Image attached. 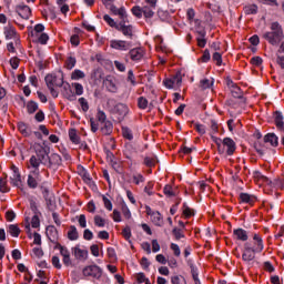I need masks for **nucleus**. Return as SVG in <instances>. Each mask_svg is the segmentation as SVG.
Instances as JSON below:
<instances>
[{"mask_svg": "<svg viewBox=\"0 0 284 284\" xmlns=\"http://www.w3.org/2000/svg\"><path fill=\"white\" fill-rule=\"evenodd\" d=\"M33 149L36 150L38 158L34 155H32L30 158L29 164H28V170L30 172H39V168H40L41 163H43L44 165L47 164L45 149L39 143L33 144Z\"/></svg>", "mask_w": 284, "mask_h": 284, "instance_id": "nucleus-1", "label": "nucleus"}, {"mask_svg": "<svg viewBox=\"0 0 284 284\" xmlns=\"http://www.w3.org/2000/svg\"><path fill=\"white\" fill-rule=\"evenodd\" d=\"M45 83L52 97H59V93L57 92V90H54V88H61V85H63V73L48 74L45 77Z\"/></svg>", "mask_w": 284, "mask_h": 284, "instance_id": "nucleus-2", "label": "nucleus"}, {"mask_svg": "<svg viewBox=\"0 0 284 284\" xmlns=\"http://www.w3.org/2000/svg\"><path fill=\"white\" fill-rule=\"evenodd\" d=\"M103 19L111 28H115V30L122 32L124 37H132V26L125 22L116 23L109 14H104Z\"/></svg>", "mask_w": 284, "mask_h": 284, "instance_id": "nucleus-3", "label": "nucleus"}, {"mask_svg": "<svg viewBox=\"0 0 284 284\" xmlns=\"http://www.w3.org/2000/svg\"><path fill=\"white\" fill-rule=\"evenodd\" d=\"M220 154H227L229 156H232L234 152H236V142L232 140L231 138H224L222 141V150L219 151Z\"/></svg>", "mask_w": 284, "mask_h": 284, "instance_id": "nucleus-4", "label": "nucleus"}, {"mask_svg": "<svg viewBox=\"0 0 284 284\" xmlns=\"http://www.w3.org/2000/svg\"><path fill=\"white\" fill-rule=\"evenodd\" d=\"M181 83H183V77L179 72L176 75L164 80V85L168 90H178V88H181Z\"/></svg>", "mask_w": 284, "mask_h": 284, "instance_id": "nucleus-5", "label": "nucleus"}, {"mask_svg": "<svg viewBox=\"0 0 284 284\" xmlns=\"http://www.w3.org/2000/svg\"><path fill=\"white\" fill-rule=\"evenodd\" d=\"M256 254L258 253L253 250L252 244L245 243L242 253V261H244V263H252V261L256 258Z\"/></svg>", "mask_w": 284, "mask_h": 284, "instance_id": "nucleus-6", "label": "nucleus"}, {"mask_svg": "<svg viewBox=\"0 0 284 284\" xmlns=\"http://www.w3.org/2000/svg\"><path fill=\"white\" fill-rule=\"evenodd\" d=\"M40 181L41 171H29L27 179L28 187H31L32 190L37 189L39 186Z\"/></svg>", "mask_w": 284, "mask_h": 284, "instance_id": "nucleus-7", "label": "nucleus"}, {"mask_svg": "<svg viewBox=\"0 0 284 284\" xmlns=\"http://www.w3.org/2000/svg\"><path fill=\"white\" fill-rule=\"evenodd\" d=\"M24 227L27 230L29 239H32V232L30 231V227H33V230H38V227H41V221L39 220V215H33L31 220L30 217H27Z\"/></svg>", "mask_w": 284, "mask_h": 284, "instance_id": "nucleus-8", "label": "nucleus"}, {"mask_svg": "<svg viewBox=\"0 0 284 284\" xmlns=\"http://www.w3.org/2000/svg\"><path fill=\"white\" fill-rule=\"evenodd\" d=\"M110 48L113 50H119L120 52H125L132 48V44L125 40H111Z\"/></svg>", "mask_w": 284, "mask_h": 284, "instance_id": "nucleus-9", "label": "nucleus"}, {"mask_svg": "<svg viewBox=\"0 0 284 284\" xmlns=\"http://www.w3.org/2000/svg\"><path fill=\"white\" fill-rule=\"evenodd\" d=\"M128 112H129L128 105L123 103H118L113 108V114L116 116L119 121H123V119L128 116Z\"/></svg>", "mask_w": 284, "mask_h": 284, "instance_id": "nucleus-10", "label": "nucleus"}, {"mask_svg": "<svg viewBox=\"0 0 284 284\" xmlns=\"http://www.w3.org/2000/svg\"><path fill=\"white\" fill-rule=\"evenodd\" d=\"M84 276H93V278H101L103 271L97 265L87 266L83 268Z\"/></svg>", "mask_w": 284, "mask_h": 284, "instance_id": "nucleus-11", "label": "nucleus"}, {"mask_svg": "<svg viewBox=\"0 0 284 284\" xmlns=\"http://www.w3.org/2000/svg\"><path fill=\"white\" fill-rule=\"evenodd\" d=\"M71 252L77 258V261H87L88 260V250L85 247H81L80 245H75L71 248Z\"/></svg>", "mask_w": 284, "mask_h": 284, "instance_id": "nucleus-12", "label": "nucleus"}, {"mask_svg": "<svg viewBox=\"0 0 284 284\" xmlns=\"http://www.w3.org/2000/svg\"><path fill=\"white\" fill-rule=\"evenodd\" d=\"M146 214L150 216V220L154 225L161 226L163 225V216L159 211H152V209L146 207Z\"/></svg>", "mask_w": 284, "mask_h": 284, "instance_id": "nucleus-13", "label": "nucleus"}, {"mask_svg": "<svg viewBox=\"0 0 284 284\" xmlns=\"http://www.w3.org/2000/svg\"><path fill=\"white\" fill-rule=\"evenodd\" d=\"M48 162H45L49 168L57 169L59 165H61V155L58 153H51L50 156L48 158Z\"/></svg>", "mask_w": 284, "mask_h": 284, "instance_id": "nucleus-14", "label": "nucleus"}, {"mask_svg": "<svg viewBox=\"0 0 284 284\" xmlns=\"http://www.w3.org/2000/svg\"><path fill=\"white\" fill-rule=\"evenodd\" d=\"M253 179L258 185H270L272 183L267 176L258 171L253 172Z\"/></svg>", "mask_w": 284, "mask_h": 284, "instance_id": "nucleus-15", "label": "nucleus"}, {"mask_svg": "<svg viewBox=\"0 0 284 284\" xmlns=\"http://www.w3.org/2000/svg\"><path fill=\"white\" fill-rule=\"evenodd\" d=\"M16 11L18 12L19 17L22 19H30V16L32 14V10H30V7L26 4H20L16 8Z\"/></svg>", "mask_w": 284, "mask_h": 284, "instance_id": "nucleus-16", "label": "nucleus"}, {"mask_svg": "<svg viewBox=\"0 0 284 284\" xmlns=\"http://www.w3.org/2000/svg\"><path fill=\"white\" fill-rule=\"evenodd\" d=\"M253 250L258 253L263 252L264 245H263V237L258 234L253 235Z\"/></svg>", "mask_w": 284, "mask_h": 284, "instance_id": "nucleus-17", "label": "nucleus"}, {"mask_svg": "<svg viewBox=\"0 0 284 284\" xmlns=\"http://www.w3.org/2000/svg\"><path fill=\"white\" fill-rule=\"evenodd\" d=\"M233 239H235V241H242V242L247 241L248 239L247 231L243 229H235L233 231Z\"/></svg>", "mask_w": 284, "mask_h": 284, "instance_id": "nucleus-18", "label": "nucleus"}, {"mask_svg": "<svg viewBox=\"0 0 284 284\" xmlns=\"http://www.w3.org/2000/svg\"><path fill=\"white\" fill-rule=\"evenodd\" d=\"M145 54V50L143 48H135L130 51V57L132 61H141Z\"/></svg>", "mask_w": 284, "mask_h": 284, "instance_id": "nucleus-19", "label": "nucleus"}, {"mask_svg": "<svg viewBox=\"0 0 284 284\" xmlns=\"http://www.w3.org/2000/svg\"><path fill=\"white\" fill-rule=\"evenodd\" d=\"M4 37H6V39H14L16 44L19 43L18 38H17V30H14V27H12L10 24L4 27Z\"/></svg>", "mask_w": 284, "mask_h": 284, "instance_id": "nucleus-20", "label": "nucleus"}, {"mask_svg": "<svg viewBox=\"0 0 284 284\" xmlns=\"http://www.w3.org/2000/svg\"><path fill=\"white\" fill-rule=\"evenodd\" d=\"M12 170L13 174L11 176V183L16 187H19V185H21V173H19V169H17V166H12Z\"/></svg>", "mask_w": 284, "mask_h": 284, "instance_id": "nucleus-21", "label": "nucleus"}, {"mask_svg": "<svg viewBox=\"0 0 284 284\" xmlns=\"http://www.w3.org/2000/svg\"><path fill=\"white\" fill-rule=\"evenodd\" d=\"M264 39H267L272 43V45H276L281 41V39H283V37L276 38V32L271 31L264 34Z\"/></svg>", "mask_w": 284, "mask_h": 284, "instance_id": "nucleus-22", "label": "nucleus"}, {"mask_svg": "<svg viewBox=\"0 0 284 284\" xmlns=\"http://www.w3.org/2000/svg\"><path fill=\"white\" fill-rule=\"evenodd\" d=\"M264 143H270V145L276 148L278 145V138L274 133H268L264 138Z\"/></svg>", "mask_w": 284, "mask_h": 284, "instance_id": "nucleus-23", "label": "nucleus"}, {"mask_svg": "<svg viewBox=\"0 0 284 284\" xmlns=\"http://www.w3.org/2000/svg\"><path fill=\"white\" fill-rule=\"evenodd\" d=\"M33 41L36 43H41V45H45L48 41L50 40V37L47 33H38V36L32 37Z\"/></svg>", "mask_w": 284, "mask_h": 284, "instance_id": "nucleus-24", "label": "nucleus"}, {"mask_svg": "<svg viewBox=\"0 0 284 284\" xmlns=\"http://www.w3.org/2000/svg\"><path fill=\"white\" fill-rule=\"evenodd\" d=\"M104 88H106V90L109 92H116L118 88H116V81L112 80L110 78H106L104 80Z\"/></svg>", "mask_w": 284, "mask_h": 284, "instance_id": "nucleus-25", "label": "nucleus"}, {"mask_svg": "<svg viewBox=\"0 0 284 284\" xmlns=\"http://www.w3.org/2000/svg\"><path fill=\"white\" fill-rule=\"evenodd\" d=\"M113 13L120 17L122 20L121 23H125L128 26V12L124 8L113 10Z\"/></svg>", "mask_w": 284, "mask_h": 284, "instance_id": "nucleus-26", "label": "nucleus"}, {"mask_svg": "<svg viewBox=\"0 0 284 284\" xmlns=\"http://www.w3.org/2000/svg\"><path fill=\"white\" fill-rule=\"evenodd\" d=\"M274 121H275V125H276V128H278V130H284L283 113L275 112Z\"/></svg>", "mask_w": 284, "mask_h": 284, "instance_id": "nucleus-27", "label": "nucleus"}, {"mask_svg": "<svg viewBox=\"0 0 284 284\" xmlns=\"http://www.w3.org/2000/svg\"><path fill=\"white\" fill-rule=\"evenodd\" d=\"M240 201L242 203H248L250 205H252V203H254V201H256V197L254 195H250L247 193H241Z\"/></svg>", "mask_w": 284, "mask_h": 284, "instance_id": "nucleus-28", "label": "nucleus"}, {"mask_svg": "<svg viewBox=\"0 0 284 284\" xmlns=\"http://www.w3.org/2000/svg\"><path fill=\"white\" fill-rule=\"evenodd\" d=\"M155 9H156L155 7L144 6V7L142 8V14H144V17H145L146 19H151V17H154V10H155Z\"/></svg>", "mask_w": 284, "mask_h": 284, "instance_id": "nucleus-29", "label": "nucleus"}, {"mask_svg": "<svg viewBox=\"0 0 284 284\" xmlns=\"http://www.w3.org/2000/svg\"><path fill=\"white\" fill-rule=\"evenodd\" d=\"M18 130L23 136H30V134H32L30 128H28L27 124L23 122L18 123Z\"/></svg>", "mask_w": 284, "mask_h": 284, "instance_id": "nucleus-30", "label": "nucleus"}, {"mask_svg": "<svg viewBox=\"0 0 284 284\" xmlns=\"http://www.w3.org/2000/svg\"><path fill=\"white\" fill-rule=\"evenodd\" d=\"M8 232H9V234H11V236H13L14 239L19 237V234H21V230L19 229V225H17V224H11V225H9Z\"/></svg>", "mask_w": 284, "mask_h": 284, "instance_id": "nucleus-31", "label": "nucleus"}, {"mask_svg": "<svg viewBox=\"0 0 284 284\" xmlns=\"http://www.w3.org/2000/svg\"><path fill=\"white\" fill-rule=\"evenodd\" d=\"M71 79L72 81H80V79H85V72L75 69L72 73H71Z\"/></svg>", "mask_w": 284, "mask_h": 284, "instance_id": "nucleus-32", "label": "nucleus"}, {"mask_svg": "<svg viewBox=\"0 0 284 284\" xmlns=\"http://www.w3.org/2000/svg\"><path fill=\"white\" fill-rule=\"evenodd\" d=\"M271 30L272 32H275V37H283V29H281V24H278V22H273L271 24Z\"/></svg>", "mask_w": 284, "mask_h": 284, "instance_id": "nucleus-33", "label": "nucleus"}, {"mask_svg": "<svg viewBox=\"0 0 284 284\" xmlns=\"http://www.w3.org/2000/svg\"><path fill=\"white\" fill-rule=\"evenodd\" d=\"M68 239L70 241H77L79 239V231H77V226H71L68 232Z\"/></svg>", "mask_w": 284, "mask_h": 284, "instance_id": "nucleus-34", "label": "nucleus"}, {"mask_svg": "<svg viewBox=\"0 0 284 284\" xmlns=\"http://www.w3.org/2000/svg\"><path fill=\"white\" fill-rule=\"evenodd\" d=\"M226 84L229 88H231V92H235L236 97H241V88H239L236 84H234V81L227 80Z\"/></svg>", "mask_w": 284, "mask_h": 284, "instance_id": "nucleus-35", "label": "nucleus"}, {"mask_svg": "<svg viewBox=\"0 0 284 284\" xmlns=\"http://www.w3.org/2000/svg\"><path fill=\"white\" fill-rule=\"evenodd\" d=\"M182 213L185 219H191V216H194V210L187 206V204L183 205Z\"/></svg>", "mask_w": 284, "mask_h": 284, "instance_id": "nucleus-36", "label": "nucleus"}, {"mask_svg": "<svg viewBox=\"0 0 284 284\" xmlns=\"http://www.w3.org/2000/svg\"><path fill=\"white\" fill-rule=\"evenodd\" d=\"M244 12L246 14H256L258 12V7H256V4H248L244 7Z\"/></svg>", "mask_w": 284, "mask_h": 284, "instance_id": "nucleus-37", "label": "nucleus"}, {"mask_svg": "<svg viewBox=\"0 0 284 284\" xmlns=\"http://www.w3.org/2000/svg\"><path fill=\"white\" fill-rule=\"evenodd\" d=\"M27 110L29 114H34V111L39 110V104L34 101H30L27 103Z\"/></svg>", "mask_w": 284, "mask_h": 284, "instance_id": "nucleus-38", "label": "nucleus"}, {"mask_svg": "<svg viewBox=\"0 0 284 284\" xmlns=\"http://www.w3.org/2000/svg\"><path fill=\"white\" fill-rule=\"evenodd\" d=\"M69 138H70V141H72V143H74L75 145H79V135L77 134V130L71 129L69 131Z\"/></svg>", "mask_w": 284, "mask_h": 284, "instance_id": "nucleus-39", "label": "nucleus"}, {"mask_svg": "<svg viewBox=\"0 0 284 284\" xmlns=\"http://www.w3.org/2000/svg\"><path fill=\"white\" fill-rule=\"evenodd\" d=\"M102 132L104 134H110V132H112V122L110 121H105V122H102Z\"/></svg>", "mask_w": 284, "mask_h": 284, "instance_id": "nucleus-40", "label": "nucleus"}, {"mask_svg": "<svg viewBox=\"0 0 284 284\" xmlns=\"http://www.w3.org/2000/svg\"><path fill=\"white\" fill-rule=\"evenodd\" d=\"M67 69L72 70L77 65V58L69 55L65 62Z\"/></svg>", "mask_w": 284, "mask_h": 284, "instance_id": "nucleus-41", "label": "nucleus"}, {"mask_svg": "<svg viewBox=\"0 0 284 284\" xmlns=\"http://www.w3.org/2000/svg\"><path fill=\"white\" fill-rule=\"evenodd\" d=\"M212 85H214V79H203L201 81V88H203V90H207V88H212Z\"/></svg>", "mask_w": 284, "mask_h": 284, "instance_id": "nucleus-42", "label": "nucleus"}, {"mask_svg": "<svg viewBox=\"0 0 284 284\" xmlns=\"http://www.w3.org/2000/svg\"><path fill=\"white\" fill-rule=\"evenodd\" d=\"M148 105H149L148 99L143 97L138 99V106L140 108V110H148Z\"/></svg>", "mask_w": 284, "mask_h": 284, "instance_id": "nucleus-43", "label": "nucleus"}, {"mask_svg": "<svg viewBox=\"0 0 284 284\" xmlns=\"http://www.w3.org/2000/svg\"><path fill=\"white\" fill-rule=\"evenodd\" d=\"M31 256L33 258H43V250L41 247H34L32 250Z\"/></svg>", "mask_w": 284, "mask_h": 284, "instance_id": "nucleus-44", "label": "nucleus"}, {"mask_svg": "<svg viewBox=\"0 0 284 284\" xmlns=\"http://www.w3.org/2000/svg\"><path fill=\"white\" fill-rule=\"evenodd\" d=\"M94 225H97V227H105V219L101 217V215H95Z\"/></svg>", "mask_w": 284, "mask_h": 284, "instance_id": "nucleus-45", "label": "nucleus"}, {"mask_svg": "<svg viewBox=\"0 0 284 284\" xmlns=\"http://www.w3.org/2000/svg\"><path fill=\"white\" fill-rule=\"evenodd\" d=\"M206 41H205V31H200V37L197 38V45L200 48H205Z\"/></svg>", "mask_w": 284, "mask_h": 284, "instance_id": "nucleus-46", "label": "nucleus"}, {"mask_svg": "<svg viewBox=\"0 0 284 284\" xmlns=\"http://www.w3.org/2000/svg\"><path fill=\"white\" fill-rule=\"evenodd\" d=\"M43 30H45V27L43 24H37L32 31V37H37L38 34H43Z\"/></svg>", "mask_w": 284, "mask_h": 284, "instance_id": "nucleus-47", "label": "nucleus"}, {"mask_svg": "<svg viewBox=\"0 0 284 284\" xmlns=\"http://www.w3.org/2000/svg\"><path fill=\"white\" fill-rule=\"evenodd\" d=\"M72 87L74 88L75 94L78 97H81V94H83V85L81 83L74 82V83H72Z\"/></svg>", "mask_w": 284, "mask_h": 284, "instance_id": "nucleus-48", "label": "nucleus"}, {"mask_svg": "<svg viewBox=\"0 0 284 284\" xmlns=\"http://www.w3.org/2000/svg\"><path fill=\"white\" fill-rule=\"evenodd\" d=\"M78 223H79L80 227H82V229L88 227V220L85 219L84 214H81L78 216Z\"/></svg>", "mask_w": 284, "mask_h": 284, "instance_id": "nucleus-49", "label": "nucleus"}, {"mask_svg": "<svg viewBox=\"0 0 284 284\" xmlns=\"http://www.w3.org/2000/svg\"><path fill=\"white\" fill-rule=\"evenodd\" d=\"M102 201L104 203V207L105 210H108L109 212H112V201H110V199L105 197V195L102 196Z\"/></svg>", "mask_w": 284, "mask_h": 284, "instance_id": "nucleus-50", "label": "nucleus"}, {"mask_svg": "<svg viewBox=\"0 0 284 284\" xmlns=\"http://www.w3.org/2000/svg\"><path fill=\"white\" fill-rule=\"evenodd\" d=\"M171 283H172V284H185V277L179 276V275L173 276V277L171 278Z\"/></svg>", "mask_w": 284, "mask_h": 284, "instance_id": "nucleus-51", "label": "nucleus"}, {"mask_svg": "<svg viewBox=\"0 0 284 284\" xmlns=\"http://www.w3.org/2000/svg\"><path fill=\"white\" fill-rule=\"evenodd\" d=\"M132 12L134 17H138V19H141V17H143V8L141 7H133Z\"/></svg>", "mask_w": 284, "mask_h": 284, "instance_id": "nucleus-52", "label": "nucleus"}, {"mask_svg": "<svg viewBox=\"0 0 284 284\" xmlns=\"http://www.w3.org/2000/svg\"><path fill=\"white\" fill-rule=\"evenodd\" d=\"M122 236L125 239V241H129L130 243V239H132V230H130V227H125L122 231Z\"/></svg>", "mask_w": 284, "mask_h": 284, "instance_id": "nucleus-53", "label": "nucleus"}, {"mask_svg": "<svg viewBox=\"0 0 284 284\" xmlns=\"http://www.w3.org/2000/svg\"><path fill=\"white\" fill-rule=\"evenodd\" d=\"M0 192H8V182L3 178H0Z\"/></svg>", "mask_w": 284, "mask_h": 284, "instance_id": "nucleus-54", "label": "nucleus"}, {"mask_svg": "<svg viewBox=\"0 0 284 284\" xmlns=\"http://www.w3.org/2000/svg\"><path fill=\"white\" fill-rule=\"evenodd\" d=\"M79 103H80L83 112H88V110H90V106L88 105V101L85 100V98H80Z\"/></svg>", "mask_w": 284, "mask_h": 284, "instance_id": "nucleus-55", "label": "nucleus"}, {"mask_svg": "<svg viewBox=\"0 0 284 284\" xmlns=\"http://www.w3.org/2000/svg\"><path fill=\"white\" fill-rule=\"evenodd\" d=\"M171 250L174 256H181V247H179V244L171 243Z\"/></svg>", "mask_w": 284, "mask_h": 284, "instance_id": "nucleus-56", "label": "nucleus"}, {"mask_svg": "<svg viewBox=\"0 0 284 284\" xmlns=\"http://www.w3.org/2000/svg\"><path fill=\"white\" fill-rule=\"evenodd\" d=\"M122 134H123L124 139H128L129 141H132L133 136H132V131H130V129L123 128L122 129Z\"/></svg>", "mask_w": 284, "mask_h": 284, "instance_id": "nucleus-57", "label": "nucleus"}, {"mask_svg": "<svg viewBox=\"0 0 284 284\" xmlns=\"http://www.w3.org/2000/svg\"><path fill=\"white\" fill-rule=\"evenodd\" d=\"M122 213L124 219H132V213L130 212V209L128 207V205L122 206Z\"/></svg>", "mask_w": 284, "mask_h": 284, "instance_id": "nucleus-58", "label": "nucleus"}, {"mask_svg": "<svg viewBox=\"0 0 284 284\" xmlns=\"http://www.w3.org/2000/svg\"><path fill=\"white\" fill-rule=\"evenodd\" d=\"M97 119L100 124L104 123L106 120L105 113L103 111H98Z\"/></svg>", "mask_w": 284, "mask_h": 284, "instance_id": "nucleus-59", "label": "nucleus"}, {"mask_svg": "<svg viewBox=\"0 0 284 284\" xmlns=\"http://www.w3.org/2000/svg\"><path fill=\"white\" fill-rule=\"evenodd\" d=\"M213 61H215L217 65H221V63H223V57L221 55V53H213Z\"/></svg>", "mask_w": 284, "mask_h": 284, "instance_id": "nucleus-60", "label": "nucleus"}, {"mask_svg": "<svg viewBox=\"0 0 284 284\" xmlns=\"http://www.w3.org/2000/svg\"><path fill=\"white\" fill-rule=\"evenodd\" d=\"M112 219L115 223H121V212L113 210Z\"/></svg>", "mask_w": 284, "mask_h": 284, "instance_id": "nucleus-61", "label": "nucleus"}, {"mask_svg": "<svg viewBox=\"0 0 284 284\" xmlns=\"http://www.w3.org/2000/svg\"><path fill=\"white\" fill-rule=\"evenodd\" d=\"M254 148L258 154H264L265 146L261 145V141L255 142Z\"/></svg>", "mask_w": 284, "mask_h": 284, "instance_id": "nucleus-62", "label": "nucleus"}, {"mask_svg": "<svg viewBox=\"0 0 284 284\" xmlns=\"http://www.w3.org/2000/svg\"><path fill=\"white\" fill-rule=\"evenodd\" d=\"M128 81H130L131 85H136V79L134 78V72L132 70L128 72Z\"/></svg>", "mask_w": 284, "mask_h": 284, "instance_id": "nucleus-63", "label": "nucleus"}, {"mask_svg": "<svg viewBox=\"0 0 284 284\" xmlns=\"http://www.w3.org/2000/svg\"><path fill=\"white\" fill-rule=\"evenodd\" d=\"M164 194H165V196H174V191L172 190V187L170 185H165Z\"/></svg>", "mask_w": 284, "mask_h": 284, "instance_id": "nucleus-64", "label": "nucleus"}]
</instances>
